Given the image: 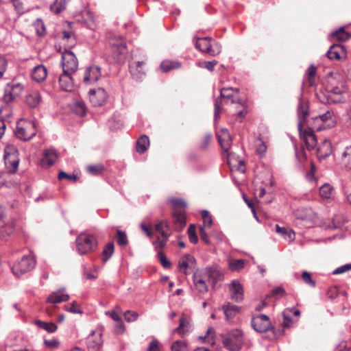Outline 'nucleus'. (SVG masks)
I'll list each match as a JSON object with an SVG mask.
<instances>
[{"label": "nucleus", "instance_id": "15", "mask_svg": "<svg viewBox=\"0 0 351 351\" xmlns=\"http://www.w3.org/2000/svg\"><path fill=\"white\" fill-rule=\"evenodd\" d=\"M89 100L93 106H101L108 101V94L102 88H92L88 91Z\"/></svg>", "mask_w": 351, "mask_h": 351}, {"label": "nucleus", "instance_id": "33", "mask_svg": "<svg viewBox=\"0 0 351 351\" xmlns=\"http://www.w3.org/2000/svg\"><path fill=\"white\" fill-rule=\"evenodd\" d=\"M155 230L162 237H169L171 234V228L167 221L162 220L155 225Z\"/></svg>", "mask_w": 351, "mask_h": 351}, {"label": "nucleus", "instance_id": "48", "mask_svg": "<svg viewBox=\"0 0 351 351\" xmlns=\"http://www.w3.org/2000/svg\"><path fill=\"white\" fill-rule=\"evenodd\" d=\"M245 261L243 259H236L230 261L229 268L232 271H239L244 267Z\"/></svg>", "mask_w": 351, "mask_h": 351}, {"label": "nucleus", "instance_id": "61", "mask_svg": "<svg viewBox=\"0 0 351 351\" xmlns=\"http://www.w3.org/2000/svg\"><path fill=\"white\" fill-rule=\"evenodd\" d=\"M140 228L149 238L153 236V231L152 226H147L144 222L140 223Z\"/></svg>", "mask_w": 351, "mask_h": 351}, {"label": "nucleus", "instance_id": "54", "mask_svg": "<svg viewBox=\"0 0 351 351\" xmlns=\"http://www.w3.org/2000/svg\"><path fill=\"white\" fill-rule=\"evenodd\" d=\"M202 218L203 219L204 228H210L213 223L212 217L208 210H202L201 213Z\"/></svg>", "mask_w": 351, "mask_h": 351}, {"label": "nucleus", "instance_id": "40", "mask_svg": "<svg viewBox=\"0 0 351 351\" xmlns=\"http://www.w3.org/2000/svg\"><path fill=\"white\" fill-rule=\"evenodd\" d=\"M181 66L180 62L178 61L164 60L161 62L160 68L163 73H167L173 69H177Z\"/></svg>", "mask_w": 351, "mask_h": 351}, {"label": "nucleus", "instance_id": "43", "mask_svg": "<svg viewBox=\"0 0 351 351\" xmlns=\"http://www.w3.org/2000/svg\"><path fill=\"white\" fill-rule=\"evenodd\" d=\"M68 2L69 0H56L53 4L51 6V10L56 14H59L66 9Z\"/></svg>", "mask_w": 351, "mask_h": 351}, {"label": "nucleus", "instance_id": "51", "mask_svg": "<svg viewBox=\"0 0 351 351\" xmlns=\"http://www.w3.org/2000/svg\"><path fill=\"white\" fill-rule=\"evenodd\" d=\"M158 258L160 261V263L165 269H169L172 264L170 261H169L162 251L158 252Z\"/></svg>", "mask_w": 351, "mask_h": 351}, {"label": "nucleus", "instance_id": "44", "mask_svg": "<svg viewBox=\"0 0 351 351\" xmlns=\"http://www.w3.org/2000/svg\"><path fill=\"white\" fill-rule=\"evenodd\" d=\"M86 170L92 176H99L105 171V167L102 164L89 165L86 167Z\"/></svg>", "mask_w": 351, "mask_h": 351}, {"label": "nucleus", "instance_id": "60", "mask_svg": "<svg viewBox=\"0 0 351 351\" xmlns=\"http://www.w3.org/2000/svg\"><path fill=\"white\" fill-rule=\"evenodd\" d=\"M169 237H162V239L157 237L156 241L154 242L155 248L156 250H162L166 246L167 242Z\"/></svg>", "mask_w": 351, "mask_h": 351}, {"label": "nucleus", "instance_id": "21", "mask_svg": "<svg viewBox=\"0 0 351 351\" xmlns=\"http://www.w3.org/2000/svg\"><path fill=\"white\" fill-rule=\"evenodd\" d=\"M193 280L194 285L196 289L201 293H205L208 291V287L206 284V281H208L204 276L202 274V273L197 269L193 276Z\"/></svg>", "mask_w": 351, "mask_h": 351}, {"label": "nucleus", "instance_id": "4", "mask_svg": "<svg viewBox=\"0 0 351 351\" xmlns=\"http://www.w3.org/2000/svg\"><path fill=\"white\" fill-rule=\"evenodd\" d=\"M77 250L81 255L95 252L98 247L97 237L86 232L80 233L75 239Z\"/></svg>", "mask_w": 351, "mask_h": 351}, {"label": "nucleus", "instance_id": "9", "mask_svg": "<svg viewBox=\"0 0 351 351\" xmlns=\"http://www.w3.org/2000/svg\"><path fill=\"white\" fill-rule=\"evenodd\" d=\"M36 265V261L32 256H23L22 258L15 263L12 267L14 276L20 277L21 275L32 270Z\"/></svg>", "mask_w": 351, "mask_h": 351}, {"label": "nucleus", "instance_id": "1", "mask_svg": "<svg viewBox=\"0 0 351 351\" xmlns=\"http://www.w3.org/2000/svg\"><path fill=\"white\" fill-rule=\"evenodd\" d=\"M297 114L298 119V129L300 138L304 141L306 148L309 151L317 148L318 144L317 136L315 134L316 130L313 128V126L308 124L309 122V120H307V117L309 115L308 103L302 97L299 99Z\"/></svg>", "mask_w": 351, "mask_h": 351}, {"label": "nucleus", "instance_id": "41", "mask_svg": "<svg viewBox=\"0 0 351 351\" xmlns=\"http://www.w3.org/2000/svg\"><path fill=\"white\" fill-rule=\"evenodd\" d=\"M341 159L343 166L347 169H351V145L345 148Z\"/></svg>", "mask_w": 351, "mask_h": 351}, {"label": "nucleus", "instance_id": "36", "mask_svg": "<svg viewBox=\"0 0 351 351\" xmlns=\"http://www.w3.org/2000/svg\"><path fill=\"white\" fill-rule=\"evenodd\" d=\"M149 146V138L147 135L143 134L136 141V150L139 154H143L147 150Z\"/></svg>", "mask_w": 351, "mask_h": 351}, {"label": "nucleus", "instance_id": "12", "mask_svg": "<svg viewBox=\"0 0 351 351\" xmlns=\"http://www.w3.org/2000/svg\"><path fill=\"white\" fill-rule=\"evenodd\" d=\"M112 55L115 61L118 64L123 63L128 53L126 43L121 38H119L112 44Z\"/></svg>", "mask_w": 351, "mask_h": 351}, {"label": "nucleus", "instance_id": "49", "mask_svg": "<svg viewBox=\"0 0 351 351\" xmlns=\"http://www.w3.org/2000/svg\"><path fill=\"white\" fill-rule=\"evenodd\" d=\"M187 232L190 242L193 244H196L198 241V237L196 234V227L195 224L191 223L189 225Z\"/></svg>", "mask_w": 351, "mask_h": 351}, {"label": "nucleus", "instance_id": "17", "mask_svg": "<svg viewBox=\"0 0 351 351\" xmlns=\"http://www.w3.org/2000/svg\"><path fill=\"white\" fill-rule=\"evenodd\" d=\"M101 75V67L95 64L90 65L84 71L83 82L86 84H91L97 82Z\"/></svg>", "mask_w": 351, "mask_h": 351}, {"label": "nucleus", "instance_id": "56", "mask_svg": "<svg viewBox=\"0 0 351 351\" xmlns=\"http://www.w3.org/2000/svg\"><path fill=\"white\" fill-rule=\"evenodd\" d=\"M74 112L80 117L86 114V108L84 102L78 101L75 104L74 107Z\"/></svg>", "mask_w": 351, "mask_h": 351}, {"label": "nucleus", "instance_id": "27", "mask_svg": "<svg viewBox=\"0 0 351 351\" xmlns=\"http://www.w3.org/2000/svg\"><path fill=\"white\" fill-rule=\"evenodd\" d=\"M69 300V295L63 293L62 290L59 289L52 292L47 298V302L51 304H57L62 302H66Z\"/></svg>", "mask_w": 351, "mask_h": 351}, {"label": "nucleus", "instance_id": "16", "mask_svg": "<svg viewBox=\"0 0 351 351\" xmlns=\"http://www.w3.org/2000/svg\"><path fill=\"white\" fill-rule=\"evenodd\" d=\"M23 86L20 83L12 82L8 84L5 89L3 99L10 103L16 99L23 91Z\"/></svg>", "mask_w": 351, "mask_h": 351}, {"label": "nucleus", "instance_id": "26", "mask_svg": "<svg viewBox=\"0 0 351 351\" xmlns=\"http://www.w3.org/2000/svg\"><path fill=\"white\" fill-rule=\"evenodd\" d=\"M195 258L193 256L186 254L181 257L178 261V269L180 271L187 274L186 269L195 263Z\"/></svg>", "mask_w": 351, "mask_h": 351}, {"label": "nucleus", "instance_id": "7", "mask_svg": "<svg viewBox=\"0 0 351 351\" xmlns=\"http://www.w3.org/2000/svg\"><path fill=\"white\" fill-rule=\"evenodd\" d=\"M239 93V89L232 88H223L220 91V97H217L214 104L215 112L214 119L217 121L219 119V114L222 111V104L224 100L225 104H234L235 100L233 99V93Z\"/></svg>", "mask_w": 351, "mask_h": 351}, {"label": "nucleus", "instance_id": "18", "mask_svg": "<svg viewBox=\"0 0 351 351\" xmlns=\"http://www.w3.org/2000/svg\"><path fill=\"white\" fill-rule=\"evenodd\" d=\"M4 161L5 167L9 172L12 173L16 172L19 163L17 151H14L12 153H8L5 151L4 155Z\"/></svg>", "mask_w": 351, "mask_h": 351}, {"label": "nucleus", "instance_id": "46", "mask_svg": "<svg viewBox=\"0 0 351 351\" xmlns=\"http://www.w3.org/2000/svg\"><path fill=\"white\" fill-rule=\"evenodd\" d=\"M213 136L210 133H207L202 137L199 143V149L201 151H206L212 141Z\"/></svg>", "mask_w": 351, "mask_h": 351}, {"label": "nucleus", "instance_id": "2", "mask_svg": "<svg viewBox=\"0 0 351 351\" xmlns=\"http://www.w3.org/2000/svg\"><path fill=\"white\" fill-rule=\"evenodd\" d=\"M347 92L346 82L339 75L328 76L325 85V93L317 95L324 104H337L343 101L342 95Z\"/></svg>", "mask_w": 351, "mask_h": 351}, {"label": "nucleus", "instance_id": "19", "mask_svg": "<svg viewBox=\"0 0 351 351\" xmlns=\"http://www.w3.org/2000/svg\"><path fill=\"white\" fill-rule=\"evenodd\" d=\"M326 56L331 60H341L346 57V50L341 45L333 44L327 51Z\"/></svg>", "mask_w": 351, "mask_h": 351}, {"label": "nucleus", "instance_id": "6", "mask_svg": "<svg viewBox=\"0 0 351 351\" xmlns=\"http://www.w3.org/2000/svg\"><path fill=\"white\" fill-rule=\"evenodd\" d=\"M15 136L24 141L31 140L36 134V125L34 121L28 119H21L17 121L14 130Z\"/></svg>", "mask_w": 351, "mask_h": 351}, {"label": "nucleus", "instance_id": "57", "mask_svg": "<svg viewBox=\"0 0 351 351\" xmlns=\"http://www.w3.org/2000/svg\"><path fill=\"white\" fill-rule=\"evenodd\" d=\"M34 27L36 34L39 36H43L45 34V27L41 19H37L34 23Z\"/></svg>", "mask_w": 351, "mask_h": 351}, {"label": "nucleus", "instance_id": "42", "mask_svg": "<svg viewBox=\"0 0 351 351\" xmlns=\"http://www.w3.org/2000/svg\"><path fill=\"white\" fill-rule=\"evenodd\" d=\"M114 239L117 243L121 247H125L128 245V239L125 231L117 230Z\"/></svg>", "mask_w": 351, "mask_h": 351}, {"label": "nucleus", "instance_id": "20", "mask_svg": "<svg viewBox=\"0 0 351 351\" xmlns=\"http://www.w3.org/2000/svg\"><path fill=\"white\" fill-rule=\"evenodd\" d=\"M73 73L63 71L62 73L58 77V81L60 88L62 90L71 92L74 88V82L71 77Z\"/></svg>", "mask_w": 351, "mask_h": 351}, {"label": "nucleus", "instance_id": "29", "mask_svg": "<svg viewBox=\"0 0 351 351\" xmlns=\"http://www.w3.org/2000/svg\"><path fill=\"white\" fill-rule=\"evenodd\" d=\"M351 37V34L345 30L344 27H341L338 29L331 32L329 38L332 40L346 41Z\"/></svg>", "mask_w": 351, "mask_h": 351}, {"label": "nucleus", "instance_id": "23", "mask_svg": "<svg viewBox=\"0 0 351 351\" xmlns=\"http://www.w3.org/2000/svg\"><path fill=\"white\" fill-rule=\"evenodd\" d=\"M145 62L143 61H138L133 64H130L129 71L133 79L136 81L141 80L145 75V72L143 69Z\"/></svg>", "mask_w": 351, "mask_h": 351}, {"label": "nucleus", "instance_id": "47", "mask_svg": "<svg viewBox=\"0 0 351 351\" xmlns=\"http://www.w3.org/2000/svg\"><path fill=\"white\" fill-rule=\"evenodd\" d=\"M221 51V45L211 38L209 55L216 56Z\"/></svg>", "mask_w": 351, "mask_h": 351}, {"label": "nucleus", "instance_id": "5", "mask_svg": "<svg viewBox=\"0 0 351 351\" xmlns=\"http://www.w3.org/2000/svg\"><path fill=\"white\" fill-rule=\"evenodd\" d=\"M309 122L308 124L313 126L316 131H322L332 128L335 126L337 120L334 112L328 110L326 112L317 115L315 117L308 119Z\"/></svg>", "mask_w": 351, "mask_h": 351}, {"label": "nucleus", "instance_id": "30", "mask_svg": "<svg viewBox=\"0 0 351 351\" xmlns=\"http://www.w3.org/2000/svg\"><path fill=\"white\" fill-rule=\"evenodd\" d=\"M47 76V71L43 65L35 66L32 73V79L38 82H43Z\"/></svg>", "mask_w": 351, "mask_h": 351}, {"label": "nucleus", "instance_id": "55", "mask_svg": "<svg viewBox=\"0 0 351 351\" xmlns=\"http://www.w3.org/2000/svg\"><path fill=\"white\" fill-rule=\"evenodd\" d=\"M64 308L66 311L72 313H78V314H82L83 310L81 308L80 306L76 301H73L71 303V305L70 307H68L67 306H64Z\"/></svg>", "mask_w": 351, "mask_h": 351}, {"label": "nucleus", "instance_id": "8", "mask_svg": "<svg viewBox=\"0 0 351 351\" xmlns=\"http://www.w3.org/2000/svg\"><path fill=\"white\" fill-rule=\"evenodd\" d=\"M243 343V333L240 330H232L223 338V345L224 348L231 351L240 350Z\"/></svg>", "mask_w": 351, "mask_h": 351}, {"label": "nucleus", "instance_id": "22", "mask_svg": "<svg viewBox=\"0 0 351 351\" xmlns=\"http://www.w3.org/2000/svg\"><path fill=\"white\" fill-rule=\"evenodd\" d=\"M231 293V298L235 302H241L243 299V288L241 284L236 280H234L229 285Z\"/></svg>", "mask_w": 351, "mask_h": 351}, {"label": "nucleus", "instance_id": "14", "mask_svg": "<svg viewBox=\"0 0 351 351\" xmlns=\"http://www.w3.org/2000/svg\"><path fill=\"white\" fill-rule=\"evenodd\" d=\"M219 143L222 149V156L223 158H227L228 161L231 153L229 152V149L232 145V137L227 129H222L221 134L217 133Z\"/></svg>", "mask_w": 351, "mask_h": 351}, {"label": "nucleus", "instance_id": "53", "mask_svg": "<svg viewBox=\"0 0 351 351\" xmlns=\"http://www.w3.org/2000/svg\"><path fill=\"white\" fill-rule=\"evenodd\" d=\"M171 351H188L186 343L181 340L176 341L171 346Z\"/></svg>", "mask_w": 351, "mask_h": 351}, {"label": "nucleus", "instance_id": "63", "mask_svg": "<svg viewBox=\"0 0 351 351\" xmlns=\"http://www.w3.org/2000/svg\"><path fill=\"white\" fill-rule=\"evenodd\" d=\"M327 296L330 299L335 298L339 294V288L337 286H333L328 288L327 291Z\"/></svg>", "mask_w": 351, "mask_h": 351}, {"label": "nucleus", "instance_id": "13", "mask_svg": "<svg viewBox=\"0 0 351 351\" xmlns=\"http://www.w3.org/2000/svg\"><path fill=\"white\" fill-rule=\"evenodd\" d=\"M199 271L208 282H211L213 287L223 278V274L217 265L207 267Z\"/></svg>", "mask_w": 351, "mask_h": 351}, {"label": "nucleus", "instance_id": "38", "mask_svg": "<svg viewBox=\"0 0 351 351\" xmlns=\"http://www.w3.org/2000/svg\"><path fill=\"white\" fill-rule=\"evenodd\" d=\"M114 252V245L113 242H109L104 247L101 257L104 263H106Z\"/></svg>", "mask_w": 351, "mask_h": 351}, {"label": "nucleus", "instance_id": "62", "mask_svg": "<svg viewBox=\"0 0 351 351\" xmlns=\"http://www.w3.org/2000/svg\"><path fill=\"white\" fill-rule=\"evenodd\" d=\"M350 269H351V263L346 264V265H343L340 266V267H337V269H335L332 271V274L333 275L341 274H343V273L348 271Z\"/></svg>", "mask_w": 351, "mask_h": 351}, {"label": "nucleus", "instance_id": "24", "mask_svg": "<svg viewBox=\"0 0 351 351\" xmlns=\"http://www.w3.org/2000/svg\"><path fill=\"white\" fill-rule=\"evenodd\" d=\"M57 159L58 154L55 149H45L43 153V157L41 160V165L45 168L50 167L56 162Z\"/></svg>", "mask_w": 351, "mask_h": 351}, {"label": "nucleus", "instance_id": "3", "mask_svg": "<svg viewBox=\"0 0 351 351\" xmlns=\"http://www.w3.org/2000/svg\"><path fill=\"white\" fill-rule=\"evenodd\" d=\"M172 206L171 215L173 218V228L178 232H181L186 225L185 208L186 203L182 199L172 198L169 199Z\"/></svg>", "mask_w": 351, "mask_h": 351}, {"label": "nucleus", "instance_id": "58", "mask_svg": "<svg viewBox=\"0 0 351 351\" xmlns=\"http://www.w3.org/2000/svg\"><path fill=\"white\" fill-rule=\"evenodd\" d=\"M302 278L303 281L308 285L309 286L312 287H315L316 282L312 278L311 275L309 272L304 271L302 274Z\"/></svg>", "mask_w": 351, "mask_h": 351}, {"label": "nucleus", "instance_id": "45", "mask_svg": "<svg viewBox=\"0 0 351 351\" xmlns=\"http://www.w3.org/2000/svg\"><path fill=\"white\" fill-rule=\"evenodd\" d=\"M332 191L333 188L331 185L324 184L319 189V195L322 199H330L332 195Z\"/></svg>", "mask_w": 351, "mask_h": 351}, {"label": "nucleus", "instance_id": "28", "mask_svg": "<svg viewBox=\"0 0 351 351\" xmlns=\"http://www.w3.org/2000/svg\"><path fill=\"white\" fill-rule=\"evenodd\" d=\"M95 336L96 333L95 331H93L90 335L87 340L88 349L91 351L98 350L102 344L101 335L98 333L97 337H96V339H95Z\"/></svg>", "mask_w": 351, "mask_h": 351}, {"label": "nucleus", "instance_id": "11", "mask_svg": "<svg viewBox=\"0 0 351 351\" xmlns=\"http://www.w3.org/2000/svg\"><path fill=\"white\" fill-rule=\"evenodd\" d=\"M61 64L63 71L75 73L77 70V59L69 49H65L62 53Z\"/></svg>", "mask_w": 351, "mask_h": 351}, {"label": "nucleus", "instance_id": "31", "mask_svg": "<svg viewBox=\"0 0 351 351\" xmlns=\"http://www.w3.org/2000/svg\"><path fill=\"white\" fill-rule=\"evenodd\" d=\"M210 42V37L197 38L195 46L201 52L209 54Z\"/></svg>", "mask_w": 351, "mask_h": 351}, {"label": "nucleus", "instance_id": "34", "mask_svg": "<svg viewBox=\"0 0 351 351\" xmlns=\"http://www.w3.org/2000/svg\"><path fill=\"white\" fill-rule=\"evenodd\" d=\"M41 101V95L38 90H34L26 96V103L30 108H36Z\"/></svg>", "mask_w": 351, "mask_h": 351}, {"label": "nucleus", "instance_id": "50", "mask_svg": "<svg viewBox=\"0 0 351 351\" xmlns=\"http://www.w3.org/2000/svg\"><path fill=\"white\" fill-rule=\"evenodd\" d=\"M316 69V67L311 64L307 70V82L310 86H313L315 85Z\"/></svg>", "mask_w": 351, "mask_h": 351}, {"label": "nucleus", "instance_id": "35", "mask_svg": "<svg viewBox=\"0 0 351 351\" xmlns=\"http://www.w3.org/2000/svg\"><path fill=\"white\" fill-rule=\"evenodd\" d=\"M222 308L223 310L226 318L227 320H230L236 316L240 311L241 308L237 305L230 304V302L223 305Z\"/></svg>", "mask_w": 351, "mask_h": 351}, {"label": "nucleus", "instance_id": "39", "mask_svg": "<svg viewBox=\"0 0 351 351\" xmlns=\"http://www.w3.org/2000/svg\"><path fill=\"white\" fill-rule=\"evenodd\" d=\"M34 324L49 333H53L58 330L57 325L53 322H46L40 319H36L34 321Z\"/></svg>", "mask_w": 351, "mask_h": 351}, {"label": "nucleus", "instance_id": "32", "mask_svg": "<svg viewBox=\"0 0 351 351\" xmlns=\"http://www.w3.org/2000/svg\"><path fill=\"white\" fill-rule=\"evenodd\" d=\"M15 221L14 219L6 223L5 225L0 227V239L6 240L7 238L11 235L14 230Z\"/></svg>", "mask_w": 351, "mask_h": 351}, {"label": "nucleus", "instance_id": "52", "mask_svg": "<svg viewBox=\"0 0 351 351\" xmlns=\"http://www.w3.org/2000/svg\"><path fill=\"white\" fill-rule=\"evenodd\" d=\"M62 39L68 40L69 43L67 44V47L69 48L73 47L76 43L75 36L71 32L63 31Z\"/></svg>", "mask_w": 351, "mask_h": 351}, {"label": "nucleus", "instance_id": "25", "mask_svg": "<svg viewBox=\"0 0 351 351\" xmlns=\"http://www.w3.org/2000/svg\"><path fill=\"white\" fill-rule=\"evenodd\" d=\"M316 152L319 160L328 157L332 153L331 143L327 139H324L321 144L317 145Z\"/></svg>", "mask_w": 351, "mask_h": 351}, {"label": "nucleus", "instance_id": "10", "mask_svg": "<svg viewBox=\"0 0 351 351\" xmlns=\"http://www.w3.org/2000/svg\"><path fill=\"white\" fill-rule=\"evenodd\" d=\"M251 326L258 332L263 333L268 330L275 333V328L271 325L269 317L264 314L254 315L252 317Z\"/></svg>", "mask_w": 351, "mask_h": 351}, {"label": "nucleus", "instance_id": "37", "mask_svg": "<svg viewBox=\"0 0 351 351\" xmlns=\"http://www.w3.org/2000/svg\"><path fill=\"white\" fill-rule=\"evenodd\" d=\"M191 325L188 319L184 315H182L180 319L178 327L175 330L180 335H184L190 330Z\"/></svg>", "mask_w": 351, "mask_h": 351}, {"label": "nucleus", "instance_id": "64", "mask_svg": "<svg viewBox=\"0 0 351 351\" xmlns=\"http://www.w3.org/2000/svg\"><path fill=\"white\" fill-rule=\"evenodd\" d=\"M148 351H160V348L159 346V342L157 339H153L149 343V346L147 348Z\"/></svg>", "mask_w": 351, "mask_h": 351}, {"label": "nucleus", "instance_id": "59", "mask_svg": "<svg viewBox=\"0 0 351 351\" xmlns=\"http://www.w3.org/2000/svg\"><path fill=\"white\" fill-rule=\"evenodd\" d=\"M58 178L60 180H61L62 179H68L69 180H73L74 182H76L79 179V178L77 177V175H75L74 173L73 174H68L67 173H66L63 171H61L59 172Z\"/></svg>", "mask_w": 351, "mask_h": 351}]
</instances>
